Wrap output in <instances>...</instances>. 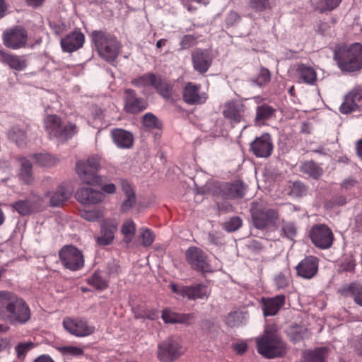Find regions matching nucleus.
Here are the masks:
<instances>
[{"label":"nucleus","instance_id":"obj_1","mask_svg":"<svg viewBox=\"0 0 362 362\" xmlns=\"http://www.w3.org/2000/svg\"><path fill=\"white\" fill-rule=\"evenodd\" d=\"M31 318V310L26 301L16 293L0 291V320L11 325L26 324Z\"/></svg>","mask_w":362,"mask_h":362},{"label":"nucleus","instance_id":"obj_2","mask_svg":"<svg viewBox=\"0 0 362 362\" xmlns=\"http://www.w3.org/2000/svg\"><path fill=\"white\" fill-rule=\"evenodd\" d=\"M333 59L344 74L358 71L362 69V45L337 44L333 50Z\"/></svg>","mask_w":362,"mask_h":362},{"label":"nucleus","instance_id":"obj_3","mask_svg":"<svg viewBox=\"0 0 362 362\" xmlns=\"http://www.w3.org/2000/svg\"><path fill=\"white\" fill-rule=\"evenodd\" d=\"M256 343L258 353L268 358L281 356L286 352L285 344L273 326L267 327L263 335L256 339Z\"/></svg>","mask_w":362,"mask_h":362},{"label":"nucleus","instance_id":"obj_4","mask_svg":"<svg viewBox=\"0 0 362 362\" xmlns=\"http://www.w3.org/2000/svg\"><path fill=\"white\" fill-rule=\"evenodd\" d=\"M91 37L100 56L107 62L115 61L121 48L117 37L100 30L93 31Z\"/></svg>","mask_w":362,"mask_h":362},{"label":"nucleus","instance_id":"obj_5","mask_svg":"<svg viewBox=\"0 0 362 362\" xmlns=\"http://www.w3.org/2000/svg\"><path fill=\"white\" fill-rule=\"evenodd\" d=\"M44 125L49 136L60 142L66 141L78 132L76 124L71 122L63 124L61 118L55 115H47L44 119Z\"/></svg>","mask_w":362,"mask_h":362},{"label":"nucleus","instance_id":"obj_6","mask_svg":"<svg viewBox=\"0 0 362 362\" xmlns=\"http://www.w3.org/2000/svg\"><path fill=\"white\" fill-rule=\"evenodd\" d=\"M99 167L100 158L98 156H93L86 160L77 162L76 170L83 182L88 185H98L101 182L100 177L97 175Z\"/></svg>","mask_w":362,"mask_h":362},{"label":"nucleus","instance_id":"obj_7","mask_svg":"<svg viewBox=\"0 0 362 362\" xmlns=\"http://www.w3.org/2000/svg\"><path fill=\"white\" fill-rule=\"evenodd\" d=\"M251 216L253 225L257 229L276 226L279 217L276 210L263 208L258 204H253L251 208Z\"/></svg>","mask_w":362,"mask_h":362},{"label":"nucleus","instance_id":"obj_8","mask_svg":"<svg viewBox=\"0 0 362 362\" xmlns=\"http://www.w3.org/2000/svg\"><path fill=\"white\" fill-rule=\"evenodd\" d=\"M63 266L71 271H77L84 266V258L81 252L74 246H64L59 253Z\"/></svg>","mask_w":362,"mask_h":362},{"label":"nucleus","instance_id":"obj_9","mask_svg":"<svg viewBox=\"0 0 362 362\" xmlns=\"http://www.w3.org/2000/svg\"><path fill=\"white\" fill-rule=\"evenodd\" d=\"M182 354V346L178 338L169 337L158 346V357L163 362H170L179 358Z\"/></svg>","mask_w":362,"mask_h":362},{"label":"nucleus","instance_id":"obj_10","mask_svg":"<svg viewBox=\"0 0 362 362\" xmlns=\"http://www.w3.org/2000/svg\"><path fill=\"white\" fill-rule=\"evenodd\" d=\"M4 45L12 49H18L25 46L28 40L26 30L21 27L16 26L4 30L3 33Z\"/></svg>","mask_w":362,"mask_h":362},{"label":"nucleus","instance_id":"obj_11","mask_svg":"<svg viewBox=\"0 0 362 362\" xmlns=\"http://www.w3.org/2000/svg\"><path fill=\"white\" fill-rule=\"evenodd\" d=\"M245 105L238 100H230L222 105V114L232 124L245 121Z\"/></svg>","mask_w":362,"mask_h":362},{"label":"nucleus","instance_id":"obj_12","mask_svg":"<svg viewBox=\"0 0 362 362\" xmlns=\"http://www.w3.org/2000/svg\"><path fill=\"white\" fill-rule=\"evenodd\" d=\"M312 243L320 249L329 248L333 243L334 235L332 230L325 224H316L310 231Z\"/></svg>","mask_w":362,"mask_h":362},{"label":"nucleus","instance_id":"obj_13","mask_svg":"<svg viewBox=\"0 0 362 362\" xmlns=\"http://www.w3.org/2000/svg\"><path fill=\"white\" fill-rule=\"evenodd\" d=\"M64 328L71 334L77 337H84L95 332V327L87 321L78 317H66L63 320Z\"/></svg>","mask_w":362,"mask_h":362},{"label":"nucleus","instance_id":"obj_14","mask_svg":"<svg viewBox=\"0 0 362 362\" xmlns=\"http://www.w3.org/2000/svg\"><path fill=\"white\" fill-rule=\"evenodd\" d=\"M362 107V88L356 86L351 89L344 98V102L339 107L342 114L348 115L358 111Z\"/></svg>","mask_w":362,"mask_h":362},{"label":"nucleus","instance_id":"obj_15","mask_svg":"<svg viewBox=\"0 0 362 362\" xmlns=\"http://www.w3.org/2000/svg\"><path fill=\"white\" fill-rule=\"evenodd\" d=\"M186 259L191 267L202 272H211L206 254L197 247H189L186 252Z\"/></svg>","mask_w":362,"mask_h":362},{"label":"nucleus","instance_id":"obj_16","mask_svg":"<svg viewBox=\"0 0 362 362\" xmlns=\"http://www.w3.org/2000/svg\"><path fill=\"white\" fill-rule=\"evenodd\" d=\"M172 291L182 297L194 300L197 298H207L209 295V288L204 284H197L190 286H177L175 284H170Z\"/></svg>","mask_w":362,"mask_h":362},{"label":"nucleus","instance_id":"obj_17","mask_svg":"<svg viewBox=\"0 0 362 362\" xmlns=\"http://www.w3.org/2000/svg\"><path fill=\"white\" fill-rule=\"evenodd\" d=\"M201 85L192 82L186 83L182 91L183 100L189 105H202L206 103L208 95L201 90Z\"/></svg>","mask_w":362,"mask_h":362},{"label":"nucleus","instance_id":"obj_18","mask_svg":"<svg viewBox=\"0 0 362 362\" xmlns=\"http://www.w3.org/2000/svg\"><path fill=\"white\" fill-rule=\"evenodd\" d=\"M250 151L257 158H267L273 151V143L270 134H263L257 137L250 145Z\"/></svg>","mask_w":362,"mask_h":362},{"label":"nucleus","instance_id":"obj_19","mask_svg":"<svg viewBox=\"0 0 362 362\" xmlns=\"http://www.w3.org/2000/svg\"><path fill=\"white\" fill-rule=\"evenodd\" d=\"M191 57L192 66L196 71L201 74L208 71L213 61L212 55L209 50L195 49L192 52Z\"/></svg>","mask_w":362,"mask_h":362},{"label":"nucleus","instance_id":"obj_20","mask_svg":"<svg viewBox=\"0 0 362 362\" xmlns=\"http://www.w3.org/2000/svg\"><path fill=\"white\" fill-rule=\"evenodd\" d=\"M319 259L315 256H308L296 266L297 274L305 279L313 278L318 271Z\"/></svg>","mask_w":362,"mask_h":362},{"label":"nucleus","instance_id":"obj_21","mask_svg":"<svg viewBox=\"0 0 362 362\" xmlns=\"http://www.w3.org/2000/svg\"><path fill=\"white\" fill-rule=\"evenodd\" d=\"M124 103L125 111L130 114L139 113L147 107L146 102L144 99L138 98L135 90L132 89L124 90Z\"/></svg>","mask_w":362,"mask_h":362},{"label":"nucleus","instance_id":"obj_22","mask_svg":"<svg viewBox=\"0 0 362 362\" xmlns=\"http://www.w3.org/2000/svg\"><path fill=\"white\" fill-rule=\"evenodd\" d=\"M161 318L166 324L190 325L194 322L196 316L194 313H179L165 308L162 311Z\"/></svg>","mask_w":362,"mask_h":362},{"label":"nucleus","instance_id":"obj_23","mask_svg":"<svg viewBox=\"0 0 362 362\" xmlns=\"http://www.w3.org/2000/svg\"><path fill=\"white\" fill-rule=\"evenodd\" d=\"M75 197L83 204H95L102 202L105 195L102 192L91 187H81L76 191Z\"/></svg>","mask_w":362,"mask_h":362},{"label":"nucleus","instance_id":"obj_24","mask_svg":"<svg viewBox=\"0 0 362 362\" xmlns=\"http://www.w3.org/2000/svg\"><path fill=\"white\" fill-rule=\"evenodd\" d=\"M71 194V190L68 185H61L56 190L49 191L45 197L49 200V205L53 207L62 206Z\"/></svg>","mask_w":362,"mask_h":362},{"label":"nucleus","instance_id":"obj_25","mask_svg":"<svg viewBox=\"0 0 362 362\" xmlns=\"http://www.w3.org/2000/svg\"><path fill=\"white\" fill-rule=\"evenodd\" d=\"M84 40L85 37L82 33L72 32L61 40L62 49L66 52H73L83 46Z\"/></svg>","mask_w":362,"mask_h":362},{"label":"nucleus","instance_id":"obj_26","mask_svg":"<svg viewBox=\"0 0 362 362\" xmlns=\"http://www.w3.org/2000/svg\"><path fill=\"white\" fill-rule=\"evenodd\" d=\"M285 296L277 295L273 298H263L262 299L263 313L264 316H274L285 303Z\"/></svg>","mask_w":362,"mask_h":362},{"label":"nucleus","instance_id":"obj_27","mask_svg":"<svg viewBox=\"0 0 362 362\" xmlns=\"http://www.w3.org/2000/svg\"><path fill=\"white\" fill-rule=\"evenodd\" d=\"M111 136L115 144L119 148H130L133 146L134 136L130 132L114 129L111 131Z\"/></svg>","mask_w":362,"mask_h":362},{"label":"nucleus","instance_id":"obj_28","mask_svg":"<svg viewBox=\"0 0 362 362\" xmlns=\"http://www.w3.org/2000/svg\"><path fill=\"white\" fill-rule=\"evenodd\" d=\"M1 62L7 64L11 69L21 71L24 70L28 65L25 56H18L0 51Z\"/></svg>","mask_w":362,"mask_h":362},{"label":"nucleus","instance_id":"obj_29","mask_svg":"<svg viewBox=\"0 0 362 362\" xmlns=\"http://www.w3.org/2000/svg\"><path fill=\"white\" fill-rule=\"evenodd\" d=\"M341 294L350 297L354 302L360 307H362V284L352 282L344 287Z\"/></svg>","mask_w":362,"mask_h":362},{"label":"nucleus","instance_id":"obj_30","mask_svg":"<svg viewBox=\"0 0 362 362\" xmlns=\"http://www.w3.org/2000/svg\"><path fill=\"white\" fill-rule=\"evenodd\" d=\"M121 186L125 194V199L121 205V210L122 212H126L135 204L136 195L134 189L127 180H122Z\"/></svg>","mask_w":362,"mask_h":362},{"label":"nucleus","instance_id":"obj_31","mask_svg":"<svg viewBox=\"0 0 362 362\" xmlns=\"http://www.w3.org/2000/svg\"><path fill=\"white\" fill-rule=\"evenodd\" d=\"M117 226L113 223H104L101 227L100 235L96 238L97 243L105 246L112 243Z\"/></svg>","mask_w":362,"mask_h":362},{"label":"nucleus","instance_id":"obj_32","mask_svg":"<svg viewBox=\"0 0 362 362\" xmlns=\"http://www.w3.org/2000/svg\"><path fill=\"white\" fill-rule=\"evenodd\" d=\"M297 73L299 78L304 83L314 85L317 81V73L313 67L300 64L297 67Z\"/></svg>","mask_w":362,"mask_h":362},{"label":"nucleus","instance_id":"obj_33","mask_svg":"<svg viewBox=\"0 0 362 362\" xmlns=\"http://www.w3.org/2000/svg\"><path fill=\"white\" fill-rule=\"evenodd\" d=\"M223 192L228 198L239 199L245 195V187L242 182L236 181L233 183L226 184Z\"/></svg>","mask_w":362,"mask_h":362},{"label":"nucleus","instance_id":"obj_34","mask_svg":"<svg viewBox=\"0 0 362 362\" xmlns=\"http://www.w3.org/2000/svg\"><path fill=\"white\" fill-rule=\"evenodd\" d=\"M153 87L164 99L169 100L172 98L173 85L168 81L156 76V82Z\"/></svg>","mask_w":362,"mask_h":362},{"label":"nucleus","instance_id":"obj_35","mask_svg":"<svg viewBox=\"0 0 362 362\" xmlns=\"http://www.w3.org/2000/svg\"><path fill=\"white\" fill-rule=\"evenodd\" d=\"M327 355L326 348H317L306 351L303 354V362H325Z\"/></svg>","mask_w":362,"mask_h":362},{"label":"nucleus","instance_id":"obj_36","mask_svg":"<svg viewBox=\"0 0 362 362\" xmlns=\"http://www.w3.org/2000/svg\"><path fill=\"white\" fill-rule=\"evenodd\" d=\"M299 169L300 173L313 179H318L322 174V169L313 160L303 162Z\"/></svg>","mask_w":362,"mask_h":362},{"label":"nucleus","instance_id":"obj_37","mask_svg":"<svg viewBox=\"0 0 362 362\" xmlns=\"http://www.w3.org/2000/svg\"><path fill=\"white\" fill-rule=\"evenodd\" d=\"M341 0H312L314 9L320 13L332 11L337 8Z\"/></svg>","mask_w":362,"mask_h":362},{"label":"nucleus","instance_id":"obj_38","mask_svg":"<svg viewBox=\"0 0 362 362\" xmlns=\"http://www.w3.org/2000/svg\"><path fill=\"white\" fill-rule=\"evenodd\" d=\"M156 76L153 73H146L133 78L131 83L137 88L153 87L156 82Z\"/></svg>","mask_w":362,"mask_h":362},{"label":"nucleus","instance_id":"obj_39","mask_svg":"<svg viewBox=\"0 0 362 362\" xmlns=\"http://www.w3.org/2000/svg\"><path fill=\"white\" fill-rule=\"evenodd\" d=\"M19 177L26 184L30 183L33 180L32 164L25 158L21 160Z\"/></svg>","mask_w":362,"mask_h":362},{"label":"nucleus","instance_id":"obj_40","mask_svg":"<svg viewBox=\"0 0 362 362\" xmlns=\"http://www.w3.org/2000/svg\"><path fill=\"white\" fill-rule=\"evenodd\" d=\"M275 112V109L269 105H262L256 110L255 122L257 123L270 119Z\"/></svg>","mask_w":362,"mask_h":362},{"label":"nucleus","instance_id":"obj_41","mask_svg":"<svg viewBox=\"0 0 362 362\" xmlns=\"http://www.w3.org/2000/svg\"><path fill=\"white\" fill-rule=\"evenodd\" d=\"M121 231L124 235V241L127 244L131 243L136 233L134 222L132 219L126 220L122 224Z\"/></svg>","mask_w":362,"mask_h":362},{"label":"nucleus","instance_id":"obj_42","mask_svg":"<svg viewBox=\"0 0 362 362\" xmlns=\"http://www.w3.org/2000/svg\"><path fill=\"white\" fill-rule=\"evenodd\" d=\"M33 158L35 159L36 163L43 167H52L59 162L57 157L49 153H37L33 155Z\"/></svg>","mask_w":362,"mask_h":362},{"label":"nucleus","instance_id":"obj_43","mask_svg":"<svg viewBox=\"0 0 362 362\" xmlns=\"http://www.w3.org/2000/svg\"><path fill=\"white\" fill-rule=\"evenodd\" d=\"M87 281L89 285L98 290H104L108 286V281L103 278L99 271L95 272Z\"/></svg>","mask_w":362,"mask_h":362},{"label":"nucleus","instance_id":"obj_44","mask_svg":"<svg viewBox=\"0 0 362 362\" xmlns=\"http://www.w3.org/2000/svg\"><path fill=\"white\" fill-rule=\"evenodd\" d=\"M248 8L257 13L272 8L271 0H248Z\"/></svg>","mask_w":362,"mask_h":362},{"label":"nucleus","instance_id":"obj_45","mask_svg":"<svg viewBox=\"0 0 362 362\" xmlns=\"http://www.w3.org/2000/svg\"><path fill=\"white\" fill-rule=\"evenodd\" d=\"M8 137L17 145L20 146L25 141L26 134L25 131L21 129L18 126H15L8 131Z\"/></svg>","mask_w":362,"mask_h":362},{"label":"nucleus","instance_id":"obj_46","mask_svg":"<svg viewBox=\"0 0 362 362\" xmlns=\"http://www.w3.org/2000/svg\"><path fill=\"white\" fill-rule=\"evenodd\" d=\"M19 214L26 216L33 211V206L29 200H19L11 205Z\"/></svg>","mask_w":362,"mask_h":362},{"label":"nucleus","instance_id":"obj_47","mask_svg":"<svg viewBox=\"0 0 362 362\" xmlns=\"http://www.w3.org/2000/svg\"><path fill=\"white\" fill-rule=\"evenodd\" d=\"M288 187L290 189L289 194L293 197H300L307 193L306 186L300 181L290 182Z\"/></svg>","mask_w":362,"mask_h":362},{"label":"nucleus","instance_id":"obj_48","mask_svg":"<svg viewBox=\"0 0 362 362\" xmlns=\"http://www.w3.org/2000/svg\"><path fill=\"white\" fill-rule=\"evenodd\" d=\"M35 346V344L31 341L18 343L15 347L17 358L24 359L27 353Z\"/></svg>","mask_w":362,"mask_h":362},{"label":"nucleus","instance_id":"obj_49","mask_svg":"<svg viewBox=\"0 0 362 362\" xmlns=\"http://www.w3.org/2000/svg\"><path fill=\"white\" fill-rule=\"evenodd\" d=\"M290 280L291 276L288 272H280L274 278L276 286L279 289L286 288L290 283Z\"/></svg>","mask_w":362,"mask_h":362},{"label":"nucleus","instance_id":"obj_50","mask_svg":"<svg viewBox=\"0 0 362 362\" xmlns=\"http://www.w3.org/2000/svg\"><path fill=\"white\" fill-rule=\"evenodd\" d=\"M140 233L142 245L144 247H148L153 243L155 236L151 230L146 228H141L140 229Z\"/></svg>","mask_w":362,"mask_h":362},{"label":"nucleus","instance_id":"obj_51","mask_svg":"<svg viewBox=\"0 0 362 362\" xmlns=\"http://www.w3.org/2000/svg\"><path fill=\"white\" fill-rule=\"evenodd\" d=\"M197 36L194 35H184L180 42V49H187L196 45L197 42Z\"/></svg>","mask_w":362,"mask_h":362},{"label":"nucleus","instance_id":"obj_52","mask_svg":"<svg viewBox=\"0 0 362 362\" xmlns=\"http://www.w3.org/2000/svg\"><path fill=\"white\" fill-rule=\"evenodd\" d=\"M143 124L148 129L158 128L160 123L158 118L151 113H146L143 117Z\"/></svg>","mask_w":362,"mask_h":362},{"label":"nucleus","instance_id":"obj_53","mask_svg":"<svg viewBox=\"0 0 362 362\" xmlns=\"http://www.w3.org/2000/svg\"><path fill=\"white\" fill-rule=\"evenodd\" d=\"M271 80V74L266 68H261L256 78V83L259 86H264Z\"/></svg>","mask_w":362,"mask_h":362},{"label":"nucleus","instance_id":"obj_54","mask_svg":"<svg viewBox=\"0 0 362 362\" xmlns=\"http://www.w3.org/2000/svg\"><path fill=\"white\" fill-rule=\"evenodd\" d=\"M81 216L88 221L93 222L99 220L103 216V214L99 210L83 211L81 212Z\"/></svg>","mask_w":362,"mask_h":362},{"label":"nucleus","instance_id":"obj_55","mask_svg":"<svg viewBox=\"0 0 362 362\" xmlns=\"http://www.w3.org/2000/svg\"><path fill=\"white\" fill-rule=\"evenodd\" d=\"M241 226L242 220L240 218L235 216L231 218L228 222L226 223L225 228L227 231L233 232L240 228Z\"/></svg>","mask_w":362,"mask_h":362},{"label":"nucleus","instance_id":"obj_56","mask_svg":"<svg viewBox=\"0 0 362 362\" xmlns=\"http://www.w3.org/2000/svg\"><path fill=\"white\" fill-rule=\"evenodd\" d=\"M281 231L289 239H292L296 235V228L293 223H285L281 228Z\"/></svg>","mask_w":362,"mask_h":362},{"label":"nucleus","instance_id":"obj_57","mask_svg":"<svg viewBox=\"0 0 362 362\" xmlns=\"http://www.w3.org/2000/svg\"><path fill=\"white\" fill-rule=\"evenodd\" d=\"M120 272L119 265L115 262H112L108 263L106 267V273L109 276V277H113L117 276Z\"/></svg>","mask_w":362,"mask_h":362},{"label":"nucleus","instance_id":"obj_58","mask_svg":"<svg viewBox=\"0 0 362 362\" xmlns=\"http://www.w3.org/2000/svg\"><path fill=\"white\" fill-rule=\"evenodd\" d=\"M62 351L64 354L70 356H80L83 352L81 348L74 346H64L62 348Z\"/></svg>","mask_w":362,"mask_h":362},{"label":"nucleus","instance_id":"obj_59","mask_svg":"<svg viewBox=\"0 0 362 362\" xmlns=\"http://www.w3.org/2000/svg\"><path fill=\"white\" fill-rule=\"evenodd\" d=\"M240 21V16L235 11H230L226 18V23L228 26L233 25Z\"/></svg>","mask_w":362,"mask_h":362},{"label":"nucleus","instance_id":"obj_60","mask_svg":"<svg viewBox=\"0 0 362 362\" xmlns=\"http://www.w3.org/2000/svg\"><path fill=\"white\" fill-rule=\"evenodd\" d=\"M305 329H300L299 331L294 330L291 333V339L296 343L303 339L305 337Z\"/></svg>","mask_w":362,"mask_h":362},{"label":"nucleus","instance_id":"obj_61","mask_svg":"<svg viewBox=\"0 0 362 362\" xmlns=\"http://www.w3.org/2000/svg\"><path fill=\"white\" fill-rule=\"evenodd\" d=\"M143 317H145V318H147V319H149L151 320H154L158 318V311L156 309L145 311L143 315Z\"/></svg>","mask_w":362,"mask_h":362},{"label":"nucleus","instance_id":"obj_62","mask_svg":"<svg viewBox=\"0 0 362 362\" xmlns=\"http://www.w3.org/2000/svg\"><path fill=\"white\" fill-rule=\"evenodd\" d=\"M233 348L238 354H242L246 351L247 345L245 342H240L234 344Z\"/></svg>","mask_w":362,"mask_h":362},{"label":"nucleus","instance_id":"obj_63","mask_svg":"<svg viewBox=\"0 0 362 362\" xmlns=\"http://www.w3.org/2000/svg\"><path fill=\"white\" fill-rule=\"evenodd\" d=\"M356 184V181L355 180H354L352 178H348L342 182L341 187L345 189H349L354 187Z\"/></svg>","mask_w":362,"mask_h":362},{"label":"nucleus","instance_id":"obj_64","mask_svg":"<svg viewBox=\"0 0 362 362\" xmlns=\"http://www.w3.org/2000/svg\"><path fill=\"white\" fill-rule=\"evenodd\" d=\"M10 347V340L6 337H0V351H4Z\"/></svg>","mask_w":362,"mask_h":362}]
</instances>
